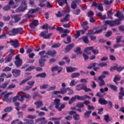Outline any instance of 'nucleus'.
<instances>
[{"label": "nucleus", "mask_w": 124, "mask_h": 124, "mask_svg": "<svg viewBox=\"0 0 124 124\" xmlns=\"http://www.w3.org/2000/svg\"><path fill=\"white\" fill-rule=\"evenodd\" d=\"M65 108V104H62L61 105V106L60 107H58V111H62V109H64Z\"/></svg>", "instance_id": "obj_47"}, {"label": "nucleus", "mask_w": 124, "mask_h": 124, "mask_svg": "<svg viewBox=\"0 0 124 124\" xmlns=\"http://www.w3.org/2000/svg\"><path fill=\"white\" fill-rule=\"evenodd\" d=\"M55 70H57L58 73H60V72H62V68L59 66H55L52 67L51 68V71L53 72V71H55Z\"/></svg>", "instance_id": "obj_14"}, {"label": "nucleus", "mask_w": 124, "mask_h": 124, "mask_svg": "<svg viewBox=\"0 0 124 124\" xmlns=\"http://www.w3.org/2000/svg\"><path fill=\"white\" fill-rule=\"evenodd\" d=\"M57 54V51L56 50H48L46 52V55L50 56V57H55Z\"/></svg>", "instance_id": "obj_12"}, {"label": "nucleus", "mask_w": 124, "mask_h": 124, "mask_svg": "<svg viewBox=\"0 0 124 124\" xmlns=\"http://www.w3.org/2000/svg\"><path fill=\"white\" fill-rule=\"evenodd\" d=\"M82 39L83 42H84V43H85L86 44H88V43H89V39L88 38V37L83 36L82 38Z\"/></svg>", "instance_id": "obj_46"}, {"label": "nucleus", "mask_w": 124, "mask_h": 124, "mask_svg": "<svg viewBox=\"0 0 124 124\" xmlns=\"http://www.w3.org/2000/svg\"><path fill=\"white\" fill-rule=\"evenodd\" d=\"M87 14H88V17H90V18L93 17V15H94V14L93 13V12L92 11H90L88 12Z\"/></svg>", "instance_id": "obj_60"}, {"label": "nucleus", "mask_w": 124, "mask_h": 124, "mask_svg": "<svg viewBox=\"0 0 124 124\" xmlns=\"http://www.w3.org/2000/svg\"><path fill=\"white\" fill-rule=\"evenodd\" d=\"M67 91V88H61L60 89V91L61 92V94H64L65 93H66Z\"/></svg>", "instance_id": "obj_43"}, {"label": "nucleus", "mask_w": 124, "mask_h": 124, "mask_svg": "<svg viewBox=\"0 0 124 124\" xmlns=\"http://www.w3.org/2000/svg\"><path fill=\"white\" fill-rule=\"evenodd\" d=\"M113 2V0H110V1H108V0H104V4H106V5H109V4H111Z\"/></svg>", "instance_id": "obj_56"}, {"label": "nucleus", "mask_w": 124, "mask_h": 124, "mask_svg": "<svg viewBox=\"0 0 124 124\" xmlns=\"http://www.w3.org/2000/svg\"><path fill=\"white\" fill-rule=\"evenodd\" d=\"M57 1L60 6H63V4H64V3L66 4V6L68 5L67 0H57Z\"/></svg>", "instance_id": "obj_22"}, {"label": "nucleus", "mask_w": 124, "mask_h": 124, "mask_svg": "<svg viewBox=\"0 0 124 124\" xmlns=\"http://www.w3.org/2000/svg\"><path fill=\"white\" fill-rule=\"evenodd\" d=\"M8 85V82H5L0 85V88L1 89H5L7 85Z\"/></svg>", "instance_id": "obj_55"}, {"label": "nucleus", "mask_w": 124, "mask_h": 124, "mask_svg": "<svg viewBox=\"0 0 124 124\" xmlns=\"http://www.w3.org/2000/svg\"><path fill=\"white\" fill-rule=\"evenodd\" d=\"M74 45H75L74 43L68 45L65 48V50L66 53H68V52H70V51H71V49H72V48L74 47Z\"/></svg>", "instance_id": "obj_17"}, {"label": "nucleus", "mask_w": 124, "mask_h": 124, "mask_svg": "<svg viewBox=\"0 0 124 124\" xmlns=\"http://www.w3.org/2000/svg\"><path fill=\"white\" fill-rule=\"evenodd\" d=\"M61 44L60 43H57L55 44H53L51 47L52 48H59V47L61 46Z\"/></svg>", "instance_id": "obj_64"}, {"label": "nucleus", "mask_w": 124, "mask_h": 124, "mask_svg": "<svg viewBox=\"0 0 124 124\" xmlns=\"http://www.w3.org/2000/svg\"><path fill=\"white\" fill-rule=\"evenodd\" d=\"M63 43L64 44H69V43H71V37L70 36H67V42L65 41H63Z\"/></svg>", "instance_id": "obj_36"}, {"label": "nucleus", "mask_w": 124, "mask_h": 124, "mask_svg": "<svg viewBox=\"0 0 124 124\" xmlns=\"http://www.w3.org/2000/svg\"><path fill=\"white\" fill-rule=\"evenodd\" d=\"M73 118L75 121H79L80 120V115L76 113L73 116Z\"/></svg>", "instance_id": "obj_39"}, {"label": "nucleus", "mask_w": 124, "mask_h": 124, "mask_svg": "<svg viewBox=\"0 0 124 124\" xmlns=\"http://www.w3.org/2000/svg\"><path fill=\"white\" fill-rule=\"evenodd\" d=\"M48 33V30L46 31H42L40 34H39V36L40 37H43L44 39H49L50 37L52 36L53 33Z\"/></svg>", "instance_id": "obj_3"}, {"label": "nucleus", "mask_w": 124, "mask_h": 124, "mask_svg": "<svg viewBox=\"0 0 124 124\" xmlns=\"http://www.w3.org/2000/svg\"><path fill=\"white\" fill-rule=\"evenodd\" d=\"M34 104L36 105V109H38V108H40V107H42L43 106V102L42 101H38L34 103Z\"/></svg>", "instance_id": "obj_21"}, {"label": "nucleus", "mask_w": 124, "mask_h": 124, "mask_svg": "<svg viewBox=\"0 0 124 124\" xmlns=\"http://www.w3.org/2000/svg\"><path fill=\"white\" fill-rule=\"evenodd\" d=\"M23 121L24 122H26V124H33L34 123V121L32 120L24 119Z\"/></svg>", "instance_id": "obj_37"}, {"label": "nucleus", "mask_w": 124, "mask_h": 124, "mask_svg": "<svg viewBox=\"0 0 124 124\" xmlns=\"http://www.w3.org/2000/svg\"><path fill=\"white\" fill-rule=\"evenodd\" d=\"M32 77H29L27 78H25L24 79H23L22 81H21V82L19 83V85H23V84H25L26 82H28L29 80H31V79Z\"/></svg>", "instance_id": "obj_28"}, {"label": "nucleus", "mask_w": 124, "mask_h": 124, "mask_svg": "<svg viewBox=\"0 0 124 124\" xmlns=\"http://www.w3.org/2000/svg\"><path fill=\"white\" fill-rule=\"evenodd\" d=\"M74 52L76 53L77 55H81L82 54V51H81V47H77L76 49L74 50Z\"/></svg>", "instance_id": "obj_27"}, {"label": "nucleus", "mask_w": 124, "mask_h": 124, "mask_svg": "<svg viewBox=\"0 0 124 124\" xmlns=\"http://www.w3.org/2000/svg\"><path fill=\"white\" fill-rule=\"evenodd\" d=\"M15 63L16 66H17V67H19L21 66V65H22V60L16 61H15Z\"/></svg>", "instance_id": "obj_34"}, {"label": "nucleus", "mask_w": 124, "mask_h": 124, "mask_svg": "<svg viewBox=\"0 0 124 124\" xmlns=\"http://www.w3.org/2000/svg\"><path fill=\"white\" fill-rule=\"evenodd\" d=\"M98 102L101 105H106V104H108V101L103 98H100L98 100Z\"/></svg>", "instance_id": "obj_19"}, {"label": "nucleus", "mask_w": 124, "mask_h": 124, "mask_svg": "<svg viewBox=\"0 0 124 124\" xmlns=\"http://www.w3.org/2000/svg\"><path fill=\"white\" fill-rule=\"evenodd\" d=\"M67 72H74V71H76L78 69L77 68L72 67L71 66L66 67Z\"/></svg>", "instance_id": "obj_20"}, {"label": "nucleus", "mask_w": 124, "mask_h": 124, "mask_svg": "<svg viewBox=\"0 0 124 124\" xmlns=\"http://www.w3.org/2000/svg\"><path fill=\"white\" fill-rule=\"evenodd\" d=\"M124 87H121L120 89V93H118V94H119V95H123V96H124Z\"/></svg>", "instance_id": "obj_54"}, {"label": "nucleus", "mask_w": 124, "mask_h": 124, "mask_svg": "<svg viewBox=\"0 0 124 124\" xmlns=\"http://www.w3.org/2000/svg\"><path fill=\"white\" fill-rule=\"evenodd\" d=\"M54 105H55L56 109H58L60 105H61V99H55L54 100Z\"/></svg>", "instance_id": "obj_18"}, {"label": "nucleus", "mask_w": 124, "mask_h": 124, "mask_svg": "<svg viewBox=\"0 0 124 124\" xmlns=\"http://www.w3.org/2000/svg\"><path fill=\"white\" fill-rule=\"evenodd\" d=\"M45 61H46V59H44L43 57H41V59L39 60V63L41 67H44V65H45V63L44 62Z\"/></svg>", "instance_id": "obj_23"}, {"label": "nucleus", "mask_w": 124, "mask_h": 124, "mask_svg": "<svg viewBox=\"0 0 124 124\" xmlns=\"http://www.w3.org/2000/svg\"><path fill=\"white\" fill-rule=\"evenodd\" d=\"M12 73L14 77H18L21 75V70L17 69H13L12 70Z\"/></svg>", "instance_id": "obj_8"}, {"label": "nucleus", "mask_w": 124, "mask_h": 124, "mask_svg": "<svg viewBox=\"0 0 124 124\" xmlns=\"http://www.w3.org/2000/svg\"><path fill=\"white\" fill-rule=\"evenodd\" d=\"M39 25V21L38 20H34L30 24V27L31 29H33L35 27H37Z\"/></svg>", "instance_id": "obj_10"}, {"label": "nucleus", "mask_w": 124, "mask_h": 124, "mask_svg": "<svg viewBox=\"0 0 124 124\" xmlns=\"http://www.w3.org/2000/svg\"><path fill=\"white\" fill-rule=\"evenodd\" d=\"M47 76V74L45 72H43L36 75V77H40L41 78H45Z\"/></svg>", "instance_id": "obj_29"}, {"label": "nucleus", "mask_w": 124, "mask_h": 124, "mask_svg": "<svg viewBox=\"0 0 124 124\" xmlns=\"http://www.w3.org/2000/svg\"><path fill=\"white\" fill-rule=\"evenodd\" d=\"M83 90L86 93H88V92H91L92 91V89H91L90 88H87V85L85 84H83Z\"/></svg>", "instance_id": "obj_35"}, {"label": "nucleus", "mask_w": 124, "mask_h": 124, "mask_svg": "<svg viewBox=\"0 0 124 124\" xmlns=\"http://www.w3.org/2000/svg\"><path fill=\"white\" fill-rule=\"evenodd\" d=\"M124 66L122 67V66H120L119 67H116V70L118 72H121V71H123V70H124Z\"/></svg>", "instance_id": "obj_59"}, {"label": "nucleus", "mask_w": 124, "mask_h": 124, "mask_svg": "<svg viewBox=\"0 0 124 124\" xmlns=\"http://www.w3.org/2000/svg\"><path fill=\"white\" fill-rule=\"evenodd\" d=\"M76 91H81V90H83V84L81 85V84L77 85L76 87Z\"/></svg>", "instance_id": "obj_45"}, {"label": "nucleus", "mask_w": 124, "mask_h": 124, "mask_svg": "<svg viewBox=\"0 0 124 124\" xmlns=\"http://www.w3.org/2000/svg\"><path fill=\"white\" fill-rule=\"evenodd\" d=\"M13 18L15 20V23H18L21 20V16L19 15H16L13 16Z\"/></svg>", "instance_id": "obj_24"}, {"label": "nucleus", "mask_w": 124, "mask_h": 124, "mask_svg": "<svg viewBox=\"0 0 124 124\" xmlns=\"http://www.w3.org/2000/svg\"><path fill=\"white\" fill-rule=\"evenodd\" d=\"M9 94H10V93H7L4 95V98L2 99L3 101H7V99H8V97H9Z\"/></svg>", "instance_id": "obj_48"}, {"label": "nucleus", "mask_w": 124, "mask_h": 124, "mask_svg": "<svg viewBox=\"0 0 124 124\" xmlns=\"http://www.w3.org/2000/svg\"><path fill=\"white\" fill-rule=\"evenodd\" d=\"M67 93H68L67 94L69 95H72V94H74V91L72 89H70L69 87L67 88Z\"/></svg>", "instance_id": "obj_31"}, {"label": "nucleus", "mask_w": 124, "mask_h": 124, "mask_svg": "<svg viewBox=\"0 0 124 124\" xmlns=\"http://www.w3.org/2000/svg\"><path fill=\"white\" fill-rule=\"evenodd\" d=\"M93 46H88L84 49V52L88 54V55H91L92 54V52L91 51H93Z\"/></svg>", "instance_id": "obj_16"}, {"label": "nucleus", "mask_w": 124, "mask_h": 124, "mask_svg": "<svg viewBox=\"0 0 124 124\" xmlns=\"http://www.w3.org/2000/svg\"><path fill=\"white\" fill-rule=\"evenodd\" d=\"M120 80H121V76L118 75H115L113 80L116 82V81H120Z\"/></svg>", "instance_id": "obj_50"}, {"label": "nucleus", "mask_w": 124, "mask_h": 124, "mask_svg": "<svg viewBox=\"0 0 124 124\" xmlns=\"http://www.w3.org/2000/svg\"><path fill=\"white\" fill-rule=\"evenodd\" d=\"M81 12V10L80 9H77L73 11V13L75 15H79Z\"/></svg>", "instance_id": "obj_52"}, {"label": "nucleus", "mask_w": 124, "mask_h": 124, "mask_svg": "<svg viewBox=\"0 0 124 124\" xmlns=\"http://www.w3.org/2000/svg\"><path fill=\"white\" fill-rule=\"evenodd\" d=\"M27 1L26 0L23 1V2L21 3V5L20 7L17 8L16 10V12H24L25 11L27 10L28 7L27 6Z\"/></svg>", "instance_id": "obj_2"}, {"label": "nucleus", "mask_w": 124, "mask_h": 124, "mask_svg": "<svg viewBox=\"0 0 124 124\" xmlns=\"http://www.w3.org/2000/svg\"><path fill=\"white\" fill-rule=\"evenodd\" d=\"M40 96H41V95H40V94H39V93H38V92H35L33 93L32 97L34 99H35V98L36 97H40Z\"/></svg>", "instance_id": "obj_53"}, {"label": "nucleus", "mask_w": 124, "mask_h": 124, "mask_svg": "<svg viewBox=\"0 0 124 124\" xmlns=\"http://www.w3.org/2000/svg\"><path fill=\"white\" fill-rule=\"evenodd\" d=\"M37 122H41L39 124H46L48 123V121L46 120L45 117H41L37 119Z\"/></svg>", "instance_id": "obj_15"}, {"label": "nucleus", "mask_w": 124, "mask_h": 124, "mask_svg": "<svg viewBox=\"0 0 124 124\" xmlns=\"http://www.w3.org/2000/svg\"><path fill=\"white\" fill-rule=\"evenodd\" d=\"M75 100H76V96L75 95L74 97H72L69 101L68 104L70 105H71V104H72V103H73V102H74V101H75Z\"/></svg>", "instance_id": "obj_40"}, {"label": "nucleus", "mask_w": 124, "mask_h": 124, "mask_svg": "<svg viewBox=\"0 0 124 124\" xmlns=\"http://www.w3.org/2000/svg\"><path fill=\"white\" fill-rule=\"evenodd\" d=\"M13 57V54L10 53L5 58V62H9L12 60Z\"/></svg>", "instance_id": "obj_25"}, {"label": "nucleus", "mask_w": 124, "mask_h": 124, "mask_svg": "<svg viewBox=\"0 0 124 124\" xmlns=\"http://www.w3.org/2000/svg\"><path fill=\"white\" fill-rule=\"evenodd\" d=\"M81 3V0H75L72 2L71 7L72 9H76L77 8V4Z\"/></svg>", "instance_id": "obj_7"}, {"label": "nucleus", "mask_w": 124, "mask_h": 124, "mask_svg": "<svg viewBox=\"0 0 124 124\" xmlns=\"http://www.w3.org/2000/svg\"><path fill=\"white\" fill-rule=\"evenodd\" d=\"M114 16L119 18V19H116L114 21L107 20L105 21L106 25H109L110 27H115L116 26H119L121 25V21H123L124 19V15L123 14L120 13L119 12L114 15Z\"/></svg>", "instance_id": "obj_1"}, {"label": "nucleus", "mask_w": 124, "mask_h": 124, "mask_svg": "<svg viewBox=\"0 0 124 124\" xmlns=\"http://www.w3.org/2000/svg\"><path fill=\"white\" fill-rule=\"evenodd\" d=\"M78 76H80V73H72L71 75V78H76V77H78Z\"/></svg>", "instance_id": "obj_42"}, {"label": "nucleus", "mask_w": 124, "mask_h": 124, "mask_svg": "<svg viewBox=\"0 0 124 124\" xmlns=\"http://www.w3.org/2000/svg\"><path fill=\"white\" fill-rule=\"evenodd\" d=\"M88 30H89V26H86V27H84L83 30H80L81 34H85L86 31H88Z\"/></svg>", "instance_id": "obj_44"}, {"label": "nucleus", "mask_w": 124, "mask_h": 124, "mask_svg": "<svg viewBox=\"0 0 124 124\" xmlns=\"http://www.w3.org/2000/svg\"><path fill=\"white\" fill-rule=\"evenodd\" d=\"M111 35H112V31H107L105 34V36H106V37H109Z\"/></svg>", "instance_id": "obj_61"}, {"label": "nucleus", "mask_w": 124, "mask_h": 124, "mask_svg": "<svg viewBox=\"0 0 124 124\" xmlns=\"http://www.w3.org/2000/svg\"><path fill=\"white\" fill-rule=\"evenodd\" d=\"M77 107L78 108H84L85 105H84L83 102L78 103L77 104Z\"/></svg>", "instance_id": "obj_41"}, {"label": "nucleus", "mask_w": 124, "mask_h": 124, "mask_svg": "<svg viewBox=\"0 0 124 124\" xmlns=\"http://www.w3.org/2000/svg\"><path fill=\"white\" fill-rule=\"evenodd\" d=\"M10 43H13L12 46H14V48H18V47L20 46V44L19 43L18 40H11Z\"/></svg>", "instance_id": "obj_11"}, {"label": "nucleus", "mask_w": 124, "mask_h": 124, "mask_svg": "<svg viewBox=\"0 0 124 124\" xmlns=\"http://www.w3.org/2000/svg\"><path fill=\"white\" fill-rule=\"evenodd\" d=\"M69 17H70V15L67 14L63 19H61L60 22L61 23H66V22H68V21L70 20Z\"/></svg>", "instance_id": "obj_13"}, {"label": "nucleus", "mask_w": 124, "mask_h": 124, "mask_svg": "<svg viewBox=\"0 0 124 124\" xmlns=\"http://www.w3.org/2000/svg\"><path fill=\"white\" fill-rule=\"evenodd\" d=\"M36 12H37V9H31V10H30L29 11L28 14L25 15V17L26 18V19H30V18H31V17H32V16L29 14H34V13H36Z\"/></svg>", "instance_id": "obj_5"}, {"label": "nucleus", "mask_w": 124, "mask_h": 124, "mask_svg": "<svg viewBox=\"0 0 124 124\" xmlns=\"http://www.w3.org/2000/svg\"><path fill=\"white\" fill-rule=\"evenodd\" d=\"M108 19H112V10L108 12Z\"/></svg>", "instance_id": "obj_58"}, {"label": "nucleus", "mask_w": 124, "mask_h": 124, "mask_svg": "<svg viewBox=\"0 0 124 124\" xmlns=\"http://www.w3.org/2000/svg\"><path fill=\"white\" fill-rule=\"evenodd\" d=\"M76 84H77V82L75 81V80L73 79L70 82L69 85L71 87H73V86H76Z\"/></svg>", "instance_id": "obj_57"}, {"label": "nucleus", "mask_w": 124, "mask_h": 124, "mask_svg": "<svg viewBox=\"0 0 124 124\" xmlns=\"http://www.w3.org/2000/svg\"><path fill=\"white\" fill-rule=\"evenodd\" d=\"M41 29L43 30H47L48 31V29H49V24L47 23L44 24L43 26H41Z\"/></svg>", "instance_id": "obj_38"}, {"label": "nucleus", "mask_w": 124, "mask_h": 124, "mask_svg": "<svg viewBox=\"0 0 124 124\" xmlns=\"http://www.w3.org/2000/svg\"><path fill=\"white\" fill-rule=\"evenodd\" d=\"M12 111V107H7L5 109H4V112L5 113L7 112H11Z\"/></svg>", "instance_id": "obj_51"}, {"label": "nucleus", "mask_w": 124, "mask_h": 124, "mask_svg": "<svg viewBox=\"0 0 124 124\" xmlns=\"http://www.w3.org/2000/svg\"><path fill=\"white\" fill-rule=\"evenodd\" d=\"M88 24H89V22H88V21H85L82 23L81 26V27H82V28H86V27H85V26H88Z\"/></svg>", "instance_id": "obj_62"}, {"label": "nucleus", "mask_w": 124, "mask_h": 124, "mask_svg": "<svg viewBox=\"0 0 124 124\" xmlns=\"http://www.w3.org/2000/svg\"><path fill=\"white\" fill-rule=\"evenodd\" d=\"M109 88L112 90V91H113V92H117V91H118V87L116 85L110 84Z\"/></svg>", "instance_id": "obj_30"}, {"label": "nucleus", "mask_w": 124, "mask_h": 124, "mask_svg": "<svg viewBox=\"0 0 124 124\" xmlns=\"http://www.w3.org/2000/svg\"><path fill=\"white\" fill-rule=\"evenodd\" d=\"M23 31V28H14L11 31L9 32V35L15 36L16 34H18L20 31Z\"/></svg>", "instance_id": "obj_4"}, {"label": "nucleus", "mask_w": 124, "mask_h": 124, "mask_svg": "<svg viewBox=\"0 0 124 124\" xmlns=\"http://www.w3.org/2000/svg\"><path fill=\"white\" fill-rule=\"evenodd\" d=\"M91 114H92V111H86L84 114V117L85 118V119H88V118H90V116H91Z\"/></svg>", "instance_id": "obj_26"}, {"label": "nucleus", "mask_w": 124, "mask_h": 124, "mask_svg": "<svg viewBox=\"0 0 124 124\" xmlns=\"http://www.w3.org/2000/svg\"><path fill=\"white\" fill-rule=\"evenodd\" d=\"M76 98L77 100H86V97L84 96H79L76 95Z\"/></svg>", "instance_id": "obj_32"}, {"label": "nucleus", "mask_w": 124, "mask_h": 124, "mask_svg": "<svg viewBox=\"0 0 124 124\" xmlns=\"http://www.w3.org/2000/svg\"><path fill=\"white\" fill-rule=\"evenodd\" d=\"M13 4H14V1L12 0H10L9 2L8 5L3 7V10H4V11H8V10H10L11 7H10V5H13Z\"/></svg>", "instance_id": "obj_9"}, {"label": "nucleus", "mask_w": 124, "mask_h": 124, "mask_svg": "<svg viewBox=\"0 0 124 124\" xmlns=\"http://www.w3.org/2000/svg\"><path fill=\"white\" fill-rule=\"evenodd\" d=\"M33 69H35V67L34 66L31 65L28 68H27L25 70L26 71H31V70H33Z\"/></svg>", "instance_id": "obj_49"}, {"label": "nucleus", "mask_w": 124, "mask_h": 124, "mask_svg": "<svg viewBox=\"0 0 124 124\" xmlns=\"http://www.w3.org/2000/svg\"><path fill=\"white\" fill-rule=\"evenodd\" d=\"M6 71H11V68L7 66L2 70L3 72H6Z\"/></svg>", "instance_id": "obj_63"}, {"label": "nucleus", "mask_w": 124, "mask_h": 124, "mask_svg": "<svg viewBox=\"0 0 124 124\" xmlns=\"http://www.w3.org/2000/svg\"><path fill=\"white\" fill-rule=\"evenodd\" d=\"M105 78H106V76L105 75H101L98 77V80L100 81L99 82V87H102L105 85V81L103 80Z\"/></svg>", "instance_id": "obj_6"}, {"label": "nucleus", "mask_w": 124, "mask_h": 124, "mask_svg": "<svg viewBox=\"0 0 124 124\" xmlns=\"http://www.w3.org/2000/svg\"><path fill=\"white\" fill-rule=\"evenodd\" d=\"M104 120H105L106 123H109V122H111V120L110 119L109 117V114H107L104 115Z\"/></svg>", "instance_id": "obj_33"}]
</instances>
